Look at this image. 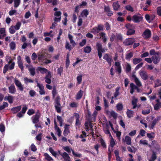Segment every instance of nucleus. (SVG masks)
Returning a JSON list of instances; mask_svg holds the SVG:
<instances>
[{
    "mask_svg": "<svg viewBox=\"0 0 161 161\" xmlns=\"http://www.w3.org/2000/svg\"><path fill=\"white\" fill-rule=\"evenodd\" d=\"M61 98L59 95H58L54 99V107L57 112L60 113L61 112L62 106L60 103Z\"/></svg>",
    "mask_w": 161,
    "mask_h": 161,
    "instance_id": "f257e3e1",
    "label": "nucleus"
},
{
    "mask_svg": "<svg viewBox=\"0 0 161 161\" xmlns=\"http://www.w3.org/2000/svg\"><path fill=\"white\" fill-rule=\"evenodd\" d=\"M96 47L98 56L99 58L100 59L102 57V53H105V51L103 47L102 44L100 43H97L96 44Z\"/></svg>",
    "mask_w": 161,
    "mask_h": 161,
    "instance_id": "f03ea898",
    "label": "nucleus"
},
{
    "mask_svg": "<svg viewBox=\"0 0 161 161\" xmlns=\"http://www.w3.org/2000/svg\"><path fill=\"white\" fill-rule=\"evenodd\" d=\"M103 59L110 66L112 65V63L113 61L112 56L108 53H105L103 56Z\"/></svg>",
    "mask_w": 161,
    "mask_h": 161,
    "instance_id": "7ed1b4c3",
    "label": "nucleus"
},
{
    "mask_svg": "<svg viewBox=\"0 0 161 161\" xmlns=\"http://www.w3.org/2000/svg\"><path fill=\"white\" fill-rule=\"evenodd\" d=\"M40 115V113L38 111L36 114L31 117V119L33 123L36 124L39 122Z\"/></svg>",
    "mask_w": 161,
    "mask_h": 161,
    "instance_id": "20e7f679",
    "label": "nucleus"
},
{
    "mask_svg": "<svg viewBox=\"0 0 161 161\" xmlns=\"http://www.w3.org/2000/svg\"><path fill=\"white\" fill-rule=\"evenodd\" d=\"M135 41L134 38H128L125 39L123 42V44L125 46L132 45Z\"/></svg>",
    "mask_w": 161,
    "mask_h": 161,
    "instance_id": "39448f33",
    "label": "nucleus"
},
{
    "mask_svg": "<svg viewBox=\"0 0 161 161\" xmlns=\"http://www.w3.org/2000/svg\"><path fill=\"white\" fill-rule=\"evenodd\" d=\"M103 30V26L102 25H98L97 27H94L92 29V32L94 34H97L100 31Z\"/></svg>",
    "mask_w": 161,
    "mask_h": 161,
    "instance_id": "423d86ee",
    "label": "nucleus"
},
{
    "mask_svg": "<svg viewBox=\"0 0 161 161\" xmlns=\"http://www.w3.org/2000/svg\"><path fill=\"white\" fill-rule=\"evenodd\" d=\"M142 36L145 39L149 38L151 36V32L149 29H146L142 34Z\"/></svg>",
    "mask_w": 161,
    "mask_h": 161,
    "instance_id": "0eeeda50",
    "label": "nucleus"
},
{
    "mask_svg": "<svg viewBox=\"0 0 161 161\" xmlns=\"http://www.w3.org/2000/svg\"><path fill=\"white\" fill-rule=\"evenodd\" d=\"M161 118V117L160 116H158L153 120L151 125H149V127L150 130H152L154 128L157 123L160 119Z\"/></svg>",
    "mask_w": 161,
    "mask_h": 161,
    "instance_id": "6e6552de",
    "label": "nucleus"
},
{
    "mask_svg": "<svg viewBox=\"0 0 161 161\" xmlns=\"http://www.w3.org/2000/svg\"><path fill=\"white\" fill-rule=\"evenodd\" d=\"M14 82L16 86L17 87L18 89L20 91L22 92L24 88L23 86L22 85L21 82L18 80L15 79Z\"/></svg>",
    "mask_w": 161,
    "mask_h": 161,
    "instance_id": "1a4fd4ad",
    "label": "nucleus"
},
{
    "mask_svg": "<svg viewBox=\"0 0 161 161\" xmlns=\"http://www.w3.org/2000/svg\"><path fill=\"white\" fill-rule=\"evenodd\" d=\"M17 64L19 67L22 71H24V65L20 56H18L17 58Z\"/></svg>",
    "mask_w": 161,
    "mask_h": 161,
    "instance_id": "9d476101",
    "label": "nucleus"
},
{
    "mask_svg": "<svg viewBox=\"0 0 161 161\" xmlns=\"http://www.w3.org/2000/svg\"><path fill=\"white\" fill-rule=\"evenodd\" d=\"M139 75L141 78L144 80H147L148 77L147 73L143 70H140L139 72Z\"/></svg>",
    "mask_w": 161,
    "mask_h": 161,
    "instance_id": "9b49d317",
    "label": "nucleus"
},
{
    "mask_svg": "<svg viewBox=\"0 0 161 161\" xmlns=\"http://www.w3.org/2000/svg\"><path fill=\"white\" fill-rule=\"evenodd\" d=\"M37 84V86L39 87L40 91H39V93L41 95H44L45 93V92L44 91V87L43 85L42 84H40L38 82V81H36Z\"/></svg>",
    "mask_w": 161,
    "mask_h": 161,
    "instance_id": "f8f14e48",
    "label": "nucleus"
},
{
    "mask_svg": "<svg viewBox=\"0 0 161 161\" xmlns=\"http://www.w3.org/2000/svg\"><path fill=\"white\" fill-rule=\"evenodd\" d=\"M54 125L55 130L57 133L58 136L59 137H60L61 135V131L60 129L58 126L56 120L55 119H54Z\"/></svg>",
    "mask_w": 161,
    "mask_h": 161,
    "instance_id": "ddd939ff",
    "label": "nucleus"
},
{
    "mask_svg": "<svg viewBox=\"0 0 161 161\" xmlns=\"http://www.w3.org/2000/svg\"><path fill=\"white\" fill-rule=\"evenodd\" d=\"M142 19V17L138 16L137 15H135L132 16V20L135 23H139Z\"/></svg>",
    "mask_w": 161,
    "mask_h": 161,
    "instance_id": "4468645a",
    "label": "nucleus"
},
{
    "mask_svg": "<svg viewBox=\"0 0 161 161\" xmlns=\"http://www.w3.org/2000/svg\"><path fill=\"white\" fill-rule=\"evenodd\" d=\"M152 59L154 64H157L159 62L160 58L158 56H153L152 57Z\"/></svg>",
    "mask_w": 161,
    "mask_h": 161,
    "instance_id": "2eb2a0df",
    "label": "nucleus"
},
{
    "mask_svg": "<svg viewBox=\"0 0 161 161\" xmlns=\"http://www.w3.org/2000/svg\"><path fill=\"white\" fill-rule=\"evenodd\" d=\"M9 93L14 94L16 92V88L14 84H11V85L8 87Z\"/></svg>",
    "mask_w": 161,
    "mask_h": 161,
    "instance_id": "dca6fc26",
    "label": "nucleus"
},
{
    "mask_svg": "<svg viewBox=\"0 0 161 161\" xmlns=\"http://www.w3.org/2000/svg\"><path fill=\"white\" fill-rule=\"evenodd\" d=\"M132 76L133 78H134V81L136 83L137 86H138V87H141L142 86V85L141 81L136 77V75H133Z\"/></svg>",
    "mask_w": 161,
    "mask_h": 161,
    "instance_id": "f3484780",
    "label": "nucleus"
},
{
    "mask_svg": "<svg viewBox=\"0 0 161 161\" xmlns=\"http://www.w3.org/2000/svg\"><path fill=\"white\" fill-rule=\"evenodd\" d=\"M21 109V106L20 105L15 107H13L11 109L12 113L13 114L17 113Z\"/></svg>",
    "mask_w": 161,
    "mask_h": 161,
    "instance_id": "a211bd4d",
    "label": "nucleus"
},
{
    "mask_svg": "<svg viewBox=\"0 0 161 161\" xmlns=\"http://www.w3.org/2000/svg\"><path fill=\"white\" fill-rule=\"evenodd\" d=\"M69 125L65 124L64 127V131L63 134L65 136H67L69 133Z\"/></svg>",
    "mask_w": 161,
    "mask_h": 161,
    "instance_id": "6ab92c4d",
    "label": "nucleus"
},
{
    "mask_svg": "<svg viewBox=\"0 0 161 161\" xmlns=\"http://www.w3.org/2000/svg\"><path fill=\"white\" fill-rule=\"evenodd\" d=\"M68 38L70 41V43L72 45L73 47H75L76 44L75 41L73 40V36L70 34L69 33L68 34Z\"/></svg>",
    "mask_w": 161,
    "mask_h": 161,
    "instance_id": "aec40b11",
    "label": "nucleus"
},
{
    "mask_svg": "<svg viewBox=\"0 0 161 161\" xmlns=\"http://www.w3.org/2000/svg\"><path fill=\"white\" fill-rule=\"evenodd\" d=\"M74 116L76 118L75 125L76 126L80 125V116L79 114L77 113H75L74 114Z\"/></svg>",
    "mask_w": 161,
    "mask_h": 161,
    "instance_id": "412c9836",
    "label": "nucleus"
},
{
    "mask_svg": "<svg viewBox=\"0 0 161 161\" xmlns=\"http://www.w3.org/2000/svg\"><path fill=\"white\" fill-rule=\"evenodd\" d=\"M62 157L64 159V161H71L70 157L66 152H64L63 153Z\"/></svg>",
    "mask_w": 161,
    "mask_h": 161,
    "instance_id": "4be33fe9",
    "label": "nucleus"
},
{
    "mask_svg": "<svg viewBox=\"0 0 161 161\" xmlns=\"http://www.w3.org/2000/svg\"><path fill=\"white\" fill-rule=\"evenodd\" d=\"M112 6L114 10H118L120 8V5L118 1L114 2L113 3Z\"/></svg>",
    "mask_w": 161,
    "mask_h": 161,
    "instance_id": "5701e85b",
    "label": "nucleus"
},
{
    "mask_svg": "<svg viewBox=\"0 0 161 161\" xmlns=\"http://www.w3.org/2000/svg\"><path fill=\"white\" fill-rule=\"evenodd\" d=\"M97 114V112L95 110L92 115V118L89 119V121L91 123L92 121H95L96 118Z\"/></svg>",
    "mask_w": 161,
    "mask_h": 161,
    "instance_id": "b1692460",
    "label": "nucleus"
},
{
    "mask_svg": "<svg viewBox=\"0 0 161 161\" xmlns=\"http://www.w3.org/2000/svg\"><path fill=\"white\" fill-rule=\"evenodd\" d=\"M5 100H6L8 102L12 104L13 102V97L12 96L9 95L8 96H6L5 97Z\"/></svg>",
    "mask_w": 161,
    "mask_h": 161,
    "instance_id": "393cba45",
    "label": "nucleus"
},
{
    "mask_svg": "<svg viewBox=\"0 0 161 161\" xmlns=\"http://www.w3.org/2000/svg\"><path fill=\"white\" fill-rule=\"evenodd\" d=\"M137 86H136L133 83H131L130 84V93L131 94H133L134 92V90L136 89Z\"/></svg>",
    "mask_w": 161,
    "mask_h": 161,
    "instance_id": "a878e982",
    "label": "nucleus"
},
{
    "mask_svg": "<svg viewBox=\"0 0 161 161\" xmlns=\"http://www.w3.org/2000/svg\"><path fill=\"white\" fill-rule=\"evenodd\" d=\"M156 153L155 152L153 151L150 159H148L149 161H154L157 158Z\"/></svg>",
    "mask_w": 161,
    "mask_h": 161,
    "instance_id": "bb28decb",
    "label": "nucleus"
},
{
    "mask_svg": "<svg viewBox=\"0 0 161 161\" xmlns=\"http://www.w3.org/2000/svg\"><path fill=\"white\" fill-rule=\"evenodd\" d=\"M134 113L133 111L129 110L128 109H127L126 111V114L127 115V117L129 118H131L133 116V115Z\"/></svg>",
    "mask_w": 161,
    "mask_h": 161,
    "instance_id": "cd10ccee",
    "label": "nucleus"
},
{
    "mask_svg": "<svg viewBox=\"0 0 161 161\" xmlns=\"http://www.w3.org/2000/svg\"><path fill=\"white\" fill-rule=\"evenodd\" d=\"M83 92L81 90H80L77 93L76 96V99L77 100L80 99L82 96H83Z\"/></svg>",
    "mask_w": 161,
    "mask_h": 161,
    "instance_id": "c85d7f7f",
    "label": "nucleus"
},
{
    "mask_svg": "<svg viewBox=\"0 0 161 161\" xmlns=\"http://www.w3.org/2000/svg\"><path fill=\"white\" fill-rule=\"evenodd\" d=\"M91 50L92 48L91 47L89 46H87L83 48V51L86 53H89L91 51Z\"/></svg>",
    "mask_w": 161,
    "mask_h": 161,
    "instance_id": "c756f323",
    "label": "nucleus"
},
{
    "mask_svg": "<svg viewBox=\"0 0 161 161\" xmlns=\"http://www.w3.org/2000/svg\"><path fill=\"white\" fill-rule=\"evenodd\" d=\"M137 99L136 98L133 99L132 101V104L133 105V109H135L137 106Z\"/></svg>",
    "mask_w": 161,
    "mask_h": 161,
    "instance_id": "7c9ffc66",
    "label": "nucleus"
},
{
    "mask_svg": "<svg viewBox=\"0 0 161 161\" xmlns=\"http://www.w3.org/2000/svg\"><path fill=\"white\" fill-rule=\"evenodd\" d=\"M116 40L118 42L119 41H121L123 40V37L120 33H116Z\"/></svg>",
    "mask_w": 161,
    "mask_h": 161,
    "instance_id": "2f4dec72",
    "label": "nucleus"
},
{
    "mask_svg": "<svg viewBox=\"0 0 161 161\" xmlns=\"http://www.w3.org/2000/svg\"><path fill=\"white\" fill-rule=\"evenodd\" d=\"M8 59L10 60V61L8 62V64L12 63L9 67V69L10 70H12L14 68V65H15V63L14 62H12V59H11V57H9V58H8Z\"/></svg>",
    "mask_w": 161,
    "mask_h": 161,
    "instance_id": "473e14b6",
    "label": "nucleus"
},
{
    "mask_svg": "<svg viewBox=\"0 0 161 161\" xmlns=\"http://www.w3.org/2000/svg\"><path fill=\"white\" fill-rule=\"evenodd\" d=\"M155 85L154 87H157L161 86V80L158 79L155 80L154 82Z\"/></svg>",
    "mask_w": 161,
    "mask_h": 161,
    "instance_id": "72a5a7b5",
    "label": "nucleus"
},
{
    "mask_svg": "<svg viewBox=\"0 0 161 161\" xmlns=\"http://www.w3.org/2000/svg\"><path fill=\"white\" fill-rule=\"evenodd\" d=\"M44 156L45 159L48 161H51L53 160V159L47 153H45Z\"/></svg>",
    "mask_w": 161,
    "mask_h": 161,
    "instance_id": "f704fd0d",
    "label": "nucleus"
},
{
    "mask_svg": "<svg viewBox=\"0 0 161 161\" xmlns=\"http://www.w3.org/2000/svg\"><path fill=\"white\" fill-rule=\"evenodd\" d=\"M133 54L132 52H130L125 55V58L127 60H130V58L133 56Z\"/></svg>",
    "mask_w": 161,
    "mask_h": 161,
    "instance_id": "c9c22d12",
    "label": "nucleus"
},
{
    "mask_svg": "<svg viewBox=\"0 0 161 161\" xmlns=\"http://www.w3.org/2000/svg\"><path fill=\"white\" fill-rule=\"evenodd\" d=\"M125 141L126 144L130 145L131 143V139L130 137L128 136H126L125 137Z\"/></svg>",
    "mask_w": 161,
    "mask_h": 161,
    "instance_id": "e433bc0d",
    "label": "nucleus"
},
{
    "mask_svg": "<svg viewBox=\"0 0 161 161\" xmlns=\"http://www.w3.org/2000/svg\"><path fill=\"white\" fill-rule=\"evenodd\" d=\"M117 109L118 110L121 111L123 109V106L121 103H118L116 106Z\"/></svg>",
    "mask_w": 161,
    "mask_h": 161,
    "instance_id": "4c0bfd02",
    "label": "nucleus"
},
{
    "mask_svg": "<svg viewBox=\"0 0 161 161\" xmlns=\"http://www.w3.org/2000/svg\"><path fill=\"white\" fill-rule=\"evenodd\" d=\"M142 60V59L141 58H134L133 60V63L136 65L139 63Z\"/></svg>",
    "mask_w": 161,
    "mask_h": 161,
    "instance_id": "58836bf2",
    "label": "nucleus"
},
{
    "mask_svg": "<svg viewBox=\"0 0 161 161\" xmlns=\"http://www.w3.org/2000/svg\"><path fill=\"white\" fill-rule=\"evenodd\" d=\"M82 74H79L76 78L77 83L78 84H80L81 83L82 80Z\"/></svg>",
    "mask_w": 161,
    "mask_h": 161,
    "instance_id": "ea45409f",
    "label": "nucleus"
},
{
    "mask_svg": "<svg viewBox=\"0 0 161 161\" xmlns=\"http://www.w3.org/2000/svg\"><path fill=\"white\" fill-rule=\"evenodd\" d=\"M89 14V12L87 9L83 10L81 12V15L82 16H85L86 17L87 15Z\"/></svg>",
    "mask_w": 161,
    "mask_h": 161,
    "instance_id": "a19ab883",
    "label": "nucleus"
},
{
    "mask_svg": "<svg viewBox=\"0 0 161 161\" xmlns=\"http://www.w3.org/2000/svg\"><path fill=\"white\" fill-rule=\"evenodd\" d=\"M125 27L128 30L135 29V26L132 25L130 24L129 23L126 24L125 25Z\"/></svg>",
    "mask_w": 161,
    "mask_h": 161,
    "instance_id": "79ce46f5",
    "label": "nucleus"
},
{
    "mask_svg": "<svg viewBox=\"0 0 161 161\" xmlns=\"http://www.w3.org/2000/svg\"><path fill=\"white\" fill-rule=\"evenodd\" d=\"M10 49L12 50H15L16 48V44L14 42H12L9 45Z\"/></svg>",
    "mask_w": 161,
    "mask_h": 161,
    "instance_id": "37998d69",
    "label": "nucleus"
},
{
    "mask_svg": "<svg viewBox=\"0 0 161 161\" xmlns=\"http://www.w3.org/2000/svg\"><path fill=\"white\" fill-rule=\"evenodd\" d=\"M135 33V31L134 29H130L128 30L126 35L128 36L134 34Z\"/></svg>",
    "mask_w": 161,
    "mask_h": 161,
    "instance_id": "c03bdc74",
    "label": "nucleus"
},
{
    "mask_svg": "<svg viewBox=\"0 0 161 161\" xmlns=\"http://www.w3.org/2000/svg\"><path fill=\"white\" fill-rule=\"evenodd\" d=\"M14 2V7L15 8H17L20 3V0H13Z\"/></svg>",
    "mask_w": 161,
    "mask_h": 161,
    "instance_id": "a18cd8bd",
    "label": "nucleus"
},
{
    "mask_svg": "<svg viewBox=\"0 0 161 161\" xmlns=\"http://www.w3.org/2000/svg\"><path fill=\"white\" fill-rule=\"evenodd\" d=\"M58 120V121L60 124V126H62L63 125V120L61 116L57 115V116Z\"/></svg>",
    "mask_w": 161,
    "mask_h": 161,
    "instance_id": "49530a36",
    "label": "nucleus"
},
{
    "mask_svg": "<svg viewBox=\"0 0 161 161\" xmlns=\"http://www.w3.org/2000/svg\"><path fill=\"white\" fill-rule=\"evenodd\" d=\"M49 150L50 153L52 154L53 156H54L55 158L57 157V153L56 152L54 151L52 147H50L49 148Z\"/></svg>",
    "mask_w": 161,
    "mask_h": 161,
    "instance_id": "de8ad7c7",
    "label": "nucleus"
},
{
    "mask_svg": "<svg viewBox=\"0 0 161 161\" xmlns=\"http://www.w3.org/2000/svg\"><path fill=\"white\" fill-rule=\"evenodd\" d=\"M65 47L66 49L68 50L69 51H70L72 48L71 45L69 44V42L67 41L66 42Z\"/></svg>",
    "mask_w": 161,
    "mask_h": 161,
    "instance_id": "09e8293b",
    "label": "nucleus"
},
{
    "mask_svg": "<svg viewBox=\"0 0 161 161\" xmlns=\"http://www.w3.org/2000/svg\"><path fill=\"white\" fill-rule=\"evenodd\" d=\"M57 93L56 87H54L52 91L53 98L54 99L55 98L56 94Z\"/></svg>",
    "mask_w": 161,
    "mask_h": 161,
    "instance_id": "8fccbe9b",
    "label": "nucleus"
},
{
    "mask_svg": "<svg viewBox=\"0 0 161 161\" xmlns=\"http://www.w3.org/2000/svg\"><path fill=\"white\" fill-rule=\"evenodd\" d=\"M29 70L30 73L31 75L32 76H34L36 73L35 69L34 68L29 69Z\"/></svg>",
    "mask_w": 161,
    "mask_h": 161,
    "instance_id": "3c124183",
    "label": "nucleus"
},
{
    "mask_svg": "<svg viewBox=\"0 0 161 161\" xmlns=\"http://www.w3.org/2000/svg\"><path fill=\"white\" fill-rule=\"evenodd\" d=\"M39 71L41 72V73L43 74L44 73H46L47 71V69L40 67H38Z\"/></svg>",
    "mask_w": 161,
    "mask_h": 161,
    "instance_id": "603ef678",
    "label": "nucleus"
},
{
    "mask_svg": "<svg viewBox=\"0 0 161 161\" xmlns=\"http://www.w3.org/2000/svg\"><path fill=\"white\" fill-rule=\"evenodd\" d=\"M110 115L113 117L114 119H116L117 118V114L114 111H112L110 113Z\"/></svg>",
    "mask_w": 161,
    "mask_h": 161,
    "instance_id": "864d4df0",
    "label": "nucleus"
},
{
    "mask_svg": "<svg viewBox=\"0 0 161 161\" xmlns=\"http://www.w3.org/2000/svg\"><path fill=\"white\" fill-rule=\"evenodd\" d=\"M125 8L127 10L133 12L134 11L133 8L130 5H128L125 6Z\"/></svg>",
    "mask_w": 161,
    "mask_h": 161,
    "instance_id": "5fc2aeb1",
    "label": "nucleus"
},
{
    "mask_svg": "<svg viewBox=\"0 0 161 161\" xmlns=\"http://www.w3.org/2000/svg\"><path fill=\"white\" fill-rule=\"evenodd\" d=\"M21 25V23L19 22H18L16 23V24L14 26V27L15 30H18L19 29Z\"/></svg>",
    "mask_w": 161,
    "mask_h": 161,
    "instance_id": "6e6d98bb",
    "label": "nucleus"
},
{
    "mask_svg": "<svg viewBox=\"0 0 161 161\" xmlns=\"http://www.w3.org/2000/svg\"><path fill=\"white\" fill-rule=\"evenodd\" d=\"M24 80L25 81V82L26 84H27L28 82L32 83L34 82L31 79H29L27 77L24 78Z\"/></svg>",
    "mask_w": 161,
    "mask_h": 161,
    "instance_id": "4d7b16f0",
    "label": "nucleus"
},
{
    "mask_svg": "<svg viewBox=\"0 0 161 161\" xmlns=\"http://www.w3.org/2000/svg\"><path fill=\"white\" fill-rule=\"evenodd\" d=\"M35 113V111L34 110L32 109H29L27 112V114L30 116L34 114Z\"/></svg>",
    "mask_w": 161,
    "mask_h": 161,
    "instance_id": "13d9d810",
    "label": "nucleus"
},
{
    "mask_svg": "<svg viewBox=\"0 0 161 161\" xmlns=\"http://www.w3.org/2000/svg\"><path fill=\"white\" fill-rule=\"evenodd\" d=\"M10 33L11 34H13L15 33V31L14 30V28L13 26H11L9 29Z\"/></svg>",
    "mask_w": 161,
    "mask_h": 161,
    "instance_id": "bf43d9fd",
    "label": "nucleus"
},
{
    "mask_svg": "<svg viewBox=\"0 0 161 161\" xmlns=\"http://www.w3.org/2000/svg\"><path fill=\"white\" fill-rule=\"evenodd\" d=\"M131 70V67L129 64H127L126 66V72H130Z\"/></svg>",
    "mask_w": 161,
    "mask_h": 161,
    "instance_id": "052dcab7",
    "label": "nucleus"
},
{
    "mask_svg": "<svg viewBox=\"0 0 161 161\" xmlns=\"http://www.w3.org/2000/svg\"><path fill=\"white\" fill-rule=\"evenodd\" d=\"M100 142L102 146L104 148H106V144L102 138H101L100 139Z\"/></svg>",
    "mask_w": 161,
    "mask_h": 161,
    "instance_id": "680f3d73",
    "label": "nucleus"
},
{
    "mask_svg": "<svg viewBox=\"0 0 161 161\" xmlns=\"http://www.w3.org/2000/svg\"><path fill=\"white\" fill-rule=\"evenodd\" d=\"M86 39H83L81 42H80V46L81 47L84 46L86 44Z\"/></svg>",
    "mask_w": 161,
    "mask_h": 161,
    "instance_id": "e2e57ef3",
    "label": "nucleus"
},
{
    "mask_svg": "<svg viewBox=\"0 0 161 161\" xmlns=\"http://www.w3.org/2000/svg\"><path fill=\"white\" fill-rule=\"evenodd\" d=\"M9 64H6L3 67V73L5 74L7 71L8 68Z\"/></svg>",
    "mask_w": 161,
    "mask_h": 161,
    "instance_id": "0e129e2a",
    "label": "nucleus"
},
{
    "mask_svg": "<svg viewBox=\"0 0 161 161\" xmlns=\"http://www.w3.org/2000/svg\"><path fill=\"white\" fill-rule=\"evenodd\" d=\"M86 133L84 131H82V134H81L79 137L80 138H83L86 137Z\"/></svg>",
    "mask_w": 161,
    "mask_h": 161,
    "instance_id": "69168bd1",
    "label": "nucleus"
},
{
    "mask_svg": "<svg viewBox=\"0 0 161 161\" xmlns=\"http://www.w3.org/2000/svg\"><path fill=\"white\" fill-rule=\"evenodd\" d=\"M63 149L66 151L68 153H71V150L69 148V147L68 146H66V147H63Z\"/></svg>",
    "mask_w": 161,
    "mask_h": 161,
    "instance_id": "338daca9",
    "label": "nucleus"
},
{
    "mask_svg": "<svg viewBox=\"0 0 161 161\" xmlns=\"http://www.w3.org/2000/svg\"><path fill=\"white\" fill-rule=\"evenodd\" d=\"M157 14L159 16H161V7H158L157 8Z\"/></svg>",
    "mask_w": 161,
    "mask_h": 161,
    "instance_id": "774afa93",
    "label": "nucleus"
}]
</instances>
